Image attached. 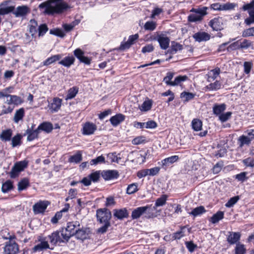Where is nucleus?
<instances>
[{
    "instance_id": "obj_45",
    "label": "nucleus",
    "mask_w": 254,
    "mask_h": 254,
    "mask_svg": "<svg viewBox=\"0 0 254 254\" xmlns=\"http://www.w3.org/2000/svg\"><path fill=\"white\" fill-rule=\"evenodd\" d=\"M82 154L78 151L75 154L70 157L68 161L70 163H78L82 160Z\"/></svg>"
},
{
    "instance_id": "obj_2",
    "label": "nucleus",
    "mask_w": 254,
    "mask_h": 254,
    "mask_svg": "<svg viewBox=\"0 0 254 254\" xmlns=\"http://www.w3.org/2000/svg\"><path fill=\"white\" fill-rule=\"evenodd\" d=\"M208 7L203 6L201 8H192L190 12H194L195 14H190L188 16V21L190 22H196L201 21L204 16L208 14L207 10Z\"/></svg>"
},
{
    "instance_id": "obj_18",
    "label": "nucleus",
    "mask_w": 254,
    "mask_h": 254,
    "mask_svg": "<svg viewBox=\"0 0 254 254\" xmlns=\"http://www.w3.org/2000/svg\"><path fill=\"white\" fill-rule=\"evenodd\" d=\"M97 127L93 123L87 122L84 124L82 128V133L84 135H90L94 133Z\"/></svg>"
},
{
    "instance_id": "obj_36",
    "label": "nucleus",
    "mask_w": 254,
    "mask_h": 254,
    "mask_svg": "<svg viewBox=\"0 0 254 254\" xmlns=\"http://www.w3.org/2000/svg\"><path fill=\"white\" fill-rule=\"evenodd\" d=\"M78 92V87L77 86H73L70 88L68 91L67 95H66V100L71 99L75 97Z\"/></svg>"
},
{
    "instance_id": "obj_51",
    "label": "nucleus",
    "mask_w": 254,
    "mask_h": 254,
    "mask_svg": "<svg viewBox=\"0 0 254 254\" xmlns=\"http://www.w3.org/2000/svg\"><path fill=\"white\" fill-rule=\"evenodd\" d=\"M160 170L159 167H154L150 169L144 170V177L147 175L154 176L157 175Z\"/></svg>"
},
{
    "instance_id": "obj_16",
    "label": "nucleus",
    "mask_w": 254,
    "mask_h": 254,
    "mask_svg": "<svg viewBox=\"0 0 254 254\" xmlns=\"http://www.w3.org/2000/svg\"><path fill=\"white\" fill-rule=\"evenodd\" d=\"M30 12V8L27 5L18 6L16 11L13 12V14L17 17L24 16Z\"/></svg>"
},
{
    "instance_id": "obj_15",
    "label": "nucleus",
    "mask_w": 254,
    "mask_h": 254,
    "mask_svg": "<svg viewBox=\"0 0 254 254\" xmlns=\"http://www.w3.org/2000/svg\"><path fill=\"white\" fill-rule=\"evenodd\" d=\"M49 204L48 201H39L33 206V210L35 214L43 213Z\"/></svg>"
},
{
    "instance_id": "obj_60",
    "label": "nucleus",
    "mask_w": 254,
    "mask_h": 254,
    "mask_svg": "<svg viewBox=\"0 0 254 254\" xmlns=\"http://www.w3.org/2000/svg\"><path fill=\"white\" fill-rule=\"evenodd\" d=\"M226 109V105L225 103H215L213 106L212 111H225Z\"/></svg>"
},
{
    "instance_id": "obj_23",
    "label": "nucleus",
    "mask_w": 254,
    "mask_h": 254,
    "mask_svg": "<svg viewBox=\"0 0 254 254\" xmlns=\"http://www.w3.org/2000/svg\"><path fill=\"white\" fill-rule=\"evenodd\" d=\"M75 61L74 57L73 56H68L64 57L63 60L59 62V64L62 65L66 67H69L74 64Z\"/></svg>"
},
{
    "instance_id": "obj_52",
    "label": "nucleus",
    "mask_w": 254,
    "mask_h": 254,
    "mask_svg": "<svg viewBox=\"0 0 254 254\" xmlns=\"http://www.w3.org/2000/svg\"><path fill=\"white\" fill-rule=\"evenodd\" d=\"M157 26L156 22L153 21H147L144 24V28L145 30L149 31H153L155 30Z\"/></svg>"
},
{
    "instance_id": "obj_5",
    "label": "nucleus",
    "mask_w": 254,
    "mask_h": 254,
    "mask_svg": "<svg viewBox=\"0 0 254 254\" xmlns=\"http://www.w3.org/2000/svg\"><path fill=\"white\" fill-rule=\"evenodd\" d=\"M240 10L246 11H247L249 17L245 19V23L248 25L254 23V0H252L250 3H245L242 7L240 8Z\"/></svg>"
},
{
    "instance_id": "obj_57",
    "label": "nucleus",
    "mask_w": 254,
    "mask_h": 254,
    "mask_svg": "<svg viewBox=\"0 0 254 254\" xmlns=\"http://www.w3.org/2000/svg\"><path fill=\"white\" fill-rule=\"evenodd\" d=\"M137 190V184L136 183H132L128 186L127 189V193L128 194H131L135 193Z\"/></svg>"
},
{
    "instance_id": "obj_13",
    "label": "nucleus",
    "mask_w": 254,
    "mask_h": 254,
    "mask_svg": "<svg viewBox=\"0 0 254 254\" xmlns=\"http://www.w3.org/2000/svg\"><path fill=\"white\" fill-rule=\"evenodd\" d=\"M19 248L18 245L14 241H9L6 243L4 248V254H17Z\"/></svg>"
},
{
    "instance_id": "obj_11",
    "label": "nucleus",
    "mask_w": 254,
    "mask_h": 254,
    "mask_svg": "<svg viewBox=\"0 0 254 254\" xmlns=\"http://www.w3.org/2000/svg\"><path fill=\"white\" fill-rule=\"evenodd\" d=\"M74 56L80 61L86 65H90L92 59L91 58L84 56V52L80 48H77L73 51Z\"/></svg>"
},
{
    "instance_id": "obj_24",
    "label": "nucleus",
    "mask_w": 254,
    "mask_h": 254,
    "mask_svg": "<svg viewBox=\"0 0 254 254\" xmlns=\"http://www.w3.org/2000/svg\"><path fill=\"white\" fill-rule=\"evenodd\" d=\"M179 159L178 155H174L163 159L161 161L162 168L166 169L170 165L177 162Z\"/></svg>"
},
{
    "instance_id": "obj_19",
    "label": "nucleus",
    "mask_w": 254,
    "mask_h": 254,
    "mask_svg": "<svg viewBox=\"0 0 254 254\" xmlns=\"http://www.w3.org/2000/svg\"><path fill=\"white\" fill-rule=\"evenodd\" d=\"M155 206H144V217L147 218H154L157 216Z\"/></svg>"
},
{
    "instance_id": "obj_47",
    "label": "nucleus",
    "mask_w": 254,
    "mask_h": 254,
    "mask_svg": "<svg viewBox=\"0 0 254 254\" xmlns=\"http://www.w3.org/2000/svg\"><path fill=\"white\" fill-rule=\"evenodd\" d=\"M143 214V206L139 207L134 209L131 213L132 219L139 218Z\"/></svg>"
},
{
    "instance_id": "obj_58",
    "label": "nucleus",
    "mask_w": 254,
    "mask_h": 254,
    "mask_svg": "<svg viewBox=\"0 0 254 254\" xmlns=\"http://www.w3.org/2000/svg\"><path fill=\"white\" fill-rule=\"evenodd\" d=\"M240 40H238L235 42L232 43L227 47V51L230 52L231 51H234L237 50H240Z\"/></svg>"
},
{
    "instance_id": "obj_6",
    "label": "nucleus",
    "mask_w": 254,
    "mask_h": 254,
    "mask_svg": "<svg viewBox=\"0 0 254 254\" xmlns=\"http://www.w3.org/2000/svg\"><path fill=\"white\" fill-rule=\"evenodd\" d=\"M28 162L26 160L16 162L12 168L10 172L11 178H15L18 176L19 173L27 167Z\"/></svg>"
},
{
    "instance_id": "obj_46",
    "label": "nucleus",
    "mask_w": 254,
    "mask_h": 254,
    "mask_svg": "<svg viewBox=\"0 0 254 254\" xmlns=\"http://www.w3.org/2000/svg\"><path fill=\"white\" fill-rule=\"evenodd\" d=\"M183 46L182 45L175 42H173L171 44L170 53L171 54L176 53L178 51H181L183 49Z\"/></svg>"
},
{
    "instance_id": "obj_33",
    "label": "nucleus",
    "mask_w": 254,
    "mask_h": 254,
    "mask_svg": "<svg viewBox=\"0 0 254 254\" xmlns=\"http://www.w3.org/2000/svg\"><path fill=\"white\" fill-rule=\"evenodd\" d=\"M221 122L227 121L231 116V112H214Z\"/></svg>"
},
{
    "instance_id": "obj_56",
    "label": "nucleus",
    "mask_w": 254,
    "mask_h": 254,
    "mask_svg": "<svg viewBox=\"0 0 254 254\" xmlns=\"http://www.w3.org/2000/svg\"><path fill=\"white\" fill-rule=\"evenodd\" d=\"M105 163V158L102 155L99 156L95 159H92L90 162V164L91 165H96L98 164Z\"/></svg>"
},
{
    "instance_id": "obj_48",
    "label": "nucleus",
    "mask_w": 254,
    "mask_h": 254,
    "mask_svg": "<svg viewBox=\"0 0 254 254\" xmlns=\"http://www.w3.org/2000/svg\"><path fill=\"white\" fill-rule=\"evenodd\" d=\"M221 83L219 81L216 80L213 83H211L206 86L209 91L217 90L221 88Z\"/></svg>"
},
{
    "instance_id": "obj_39",
    "label": "nucleus",
    "mask_w": 254,
    "mask_h": 254,
    "mask_svg": "<svg viewBox=\"0 0 254 254\" xmlns=\"http://www.w3.org/2000/svg\"><path fill=\"white\" fill-rule=\"evenodd\" d=\"M188 76L186 75H179L175 77V80L173 83H171V86H175L179 85L182 82L188 80Z\"/></svg>"
},
{
    "instance_id": "obj_14",
    "label": "nucleus",
    "mask_w": 254,
    "mask_h": 254,
    "mask_svg": "<svg viewBox=\"0 0 254 254\" xmlns=\"http://www.w3.org/2000/svg\"><path fill=\"white\" fill-rule=\"evenodd\" d=\"M208 25L213 31H218L222 30L223 29L222 18L219 16L214 17L210 20L208 22Z\"/></svg>"
},
{
    "instance_id": "obj_4",
    "label": "nucleus",
    "mask_w": 254,
    "mask_h": 254,
    "mask_svg": "<svg viewBox=\"0 0 254 254\" xmlns=\"http://www.w3.org/2000/svg\"><path fill=\"white\" fill-rule=\"evenodd\" d=\"M245 133L246 134H243L238 138L237 143L240 148L249 146L252 140L254 139V129H248Z\"/></svg>"
},
{
    "instance_id": "obj_49",
    "label": "nucleus",
    "mask_w": 254,
    "mask_h": 254,
    "mask_svg": "<svg viewBox=\"0 0 254 254\" xmlns=\"http://www.w3.org/2000/svg\"><path fill=\"white\" fill-rule=\"evenodd\" d=\"M12 182L10 180H7L2 184L1 190L3 192L5 193L12 190Z\"/></svg>"
},
{
    "instance_id": "obj_40",
    "label": "nucleus",
    "mask_w": 254,
    "mask_h": 254,
    "mask_svg": "<svg viewBox=\"0 0 254 254\" xmlns=\"http://www.w3.org/2000/svg\"><path fill=\"white\" fill-rule=\"evenodd\" d=\"M191 126L195 131H199L202 129V123L198 119H194L191 122Z\"/></svg>"
},
{
    "instance_id": "obj_32",
    "label": "nucleus",
    "mask_w": 254,
    "mask_h": 254,
    "mask_svg": "<svg viewBox=\"0 0 254 254\" xmlns=\"http://www.w3.org/2000/svg\"><path fill=\"white\" fill-rule=\"evenodd\" d=\"M38 128L39 131L43 130L47 133H49L53 129V126L49 122H44L38 126Z\"/></svg>"
},
{
    "instance_id": "obj_59",
    "label": "nucleus",
    "mask_w": 254,
    "mask_h": 254,
    "mask_svg": "<svg viewBox=\"0 0 254 254\" xmlns=\"http://www.w3.org/2000/svg\"><path fill=\"white\" fill-rule=\"evenodd\" d=\"M167 200V196L166 195H162L161 197L158 198L155 202V204L154 206H161L164 205L166 203Z\"/></svg>"
},
{
    "instance_id": "obj_20",
    "label": "nucleus",
    "mask_w": 254,
    "mask_h": 254,
    "mask_svg": "<svg viewBox=\"0 0 254 254\" xmlns=\"http://www.w3.org/2000/svg\"><path fill=\"white\" fill-rule=\"evenodd\" d=\"M101 174L102 177L105 180H110L116 179L119 176L118 172L115 170L103 171Z\"/></svg>"
},
{
    "instance_id": "obj_53",
    "label": "nucleus",
    "mask_w": 254,
    "mask_h": 254,
    "mask_svg": "<svg viewBox=\"0 0 254 254\" xmlns=\"http://www.w3.org/2000/svg\"><path fill=\"white\" fill-rule=\"evenodd\" d=\"M244 72L246 74H249L253 67V63L252 61L245 62L244 63Z\"/></svg>"
},
{
    "instance_id": "obj_29",
    "label": "nucleus",
    "mask_w": 254,
    "mask_h": 254,
    "mask_svg": "<svg viewBox=\"0 0 254 254\" xmlns=\"http://www.w3.org/2000/svg\"><path fill=\"white\" fill-rule=\"evenodd\" d=\"M157 40L161 49L166 50L169 47L170 39L168 37L160 35Z\"/></svg>"
},
{
    "instance_id": "obj_28",
    "label": "nucleus",
    "mask_w": 254,
    "mask_h": 254,
    "mask_svg": "<svg viewBox=\"0 0 254 254\" xmlns=\"http://www.w3.org/2000/svg\"><path fill=\"white\" fill-rule=\"evenodd\" d=\"M12 135V131L11 129H7L1 131L0 134V139L4 142L9 141L11 140Z\"/></svg>"
},
{
    "instance_id": "obj_26",
    "label": "nucleus",
    "mask_w": 254,
    "mask_h": 254,
    "mask_svg": "<svg viewBox=\"0 0 254 254\" xmlns=\"http://www.w3.org/2000/svg\"><path fill=\"white\" fill-rule=\"evenodd\" d=\"M193 37L196 41L198 42H201L203 41H206L209 40L210 36L206 32H198L194 34Z\"/></svg>"
},
{
    "instance_id": "obj_21",
    "label": "nucleus",
    "mask_w": 254,
    "mask_h": 254,
    "mask_svg": "<svg viewBox=\"0 0 254 254\" xmlns=\"http://www.w3.org/2000/svg\"><path fill=\"white\" fill-rule=\"evenodd\" d=\"M8 2V1H5L0 4V15H4L11 12L13 13L15 9V6L13 5H11L5 7H1L2 6L6 5Z\"/></svg>"
},
{
    "instance_id": "obj_7",
    "label": "nucleus",
    "mask_w": 254,
    "mask_h": 254,
    "mask_svg": "<svg viewBox=\"0 0 254 254\" xmlns=\"http://www.w3.org/2000/svg\"><path fill=\"white\" fill-rule=\"evenodd\" d=\"M80 227V223L78 221H74L69 222L67 223L65 228H63L62 229L64 231V234H66L67 239L69 240L70 238L75 234Z\"/></svg>"
},
{
    "instance_id": "obj_9",
    "label": "nucleus",
    "mask_w": 254,
    "mask_h": 254,
    "mask_svg": "<svg viewBox=\"0 0 254 254\" xmlns=\"http://www.w3.org/2000/svg\"><path fill=\"white\" fill-rule=\"evenodd\" d=\"M100 171H96L90 174L87 177L83 178L79 182L83 184L85 186H89L91 184V182L96 183L99 181L101 177Z\"/></svg>"
},
{
    "instance_id": "obj_42",
    "label": "nucleus",
    "mask_w": 254,
    "mask_h": 254,
    "mask_svg": "<svg viewBox=\"0 0 254 254\" xmlns=\"http://www.w3.org/2000/svg\"><path fill=\"white\" fill-rule=\"evenodd\" d=\"M186 226L182 227L180 230L173 233L172 235V240H179L185 236V230Z\"/></svg>"
},
{
    "instance_id": "obj_10",
    "label": "nucleus",
    "mask_w": 254,
    "mask_h": 254,
    "mask_svg": "<svg viewBox=\"0 0 254 254\" xmlns=\"http://www.w3.org/2000/svg\"><path fill=\"white\" fill-rule=\"evenodd\" d=\"M138 34L130 35L127 41L121 42L120 46L117 49V50L124 51L130 48L131 46L134 44L138 39Z\"/></svg>"
},
{
    "instance_id": "obj_41",
    "label": "nucleus",
    "mask_w": 254,
    "mask_h": 254,
    "mask_svg": "<svg viewBox=\"0 0 254 254\" xmlns=\"http://www.w3.org/2000/svg\"><path fill=\"white\" fill-rule=\"evenodd\" d=\"M205 211L206 210L204 206H200L194 208L191 212H189V214L194 217H196L204 213Z\"/></svg>"
},
{
    "instance_id": "obj_62",
    "label": "nucleus",
    "mask_w": 254,
    "mask_h": 254,
    "mask_svg": "<svg viewBox=\"0 0 254 254\" xmlns=\"http://www.w3.org/2000/svg\"><path fill=\"white\" fill-rule=\"evenodd\" d=\"M174 73L172 72H168L167 73L166 76L164 78V81L166 83L167 85L171 86V83H173V81L172 79L173 78Z\"/></svg>"
},
{
    "instance_id": "obj_3",
    "label": "nucleus",
    "mask_w": 254,
    "mask_h": 254,
    "mask_svg": "<svg viewBox=\"0 0 254 254\" xmlns=\"http://www.w3.org/2000/svg\"><path fill=\"white\" fill-rule=\"evenodd\" d=\"M64 231H56L48 236L50 243L53 245L57 244L65 243L68 241L66 234H64Z\"/></svg>"
},
{
    "instance_id": "obj_30",
    "label": "nucleus",
    "mask_w": 254,
    "mask_h": 254,
    "mask_svg": "<svg viewBox=\"0 0 254 254\" xmlns=\"http://www.w3.org/2000/svg\"><path fill=\"white\" fill-rule=\"evenodd\" d=\"M125 120V116L121 114H118L111 118L110 121L113 126H117Z\"/></svg>"
},
{
    "instance_id": "obj_17",
    "label": "nucleus",
    "mask_w": 254,
    "mask_h": 254,
    "mask_svg": "<svg viewBox=\"0 0 254 254\" xmlns=\"http://www.w3.org/2000/svg\"><path fill=\"white\" fill-rule=\"evenodd\" d=\"M63 100L59 97H54L51 102L49 103L48 106L52 111H58L61 108Z\"/></svg>"
},
{
    "instance_id": "obj_25",
    "label": "nucleus",
    "mask_w": 254,
    "mask_h": 254,
    "mask_svg": "<svg viewBox=\"0 0 254 254\" xmlns=\"http://www.w3.org/2000/svg\"><path fill=\"white\" fill-rule=\"evenodd\" d=\"M63 56V54L52 55L43 61L42 64L43 65L48 66L53 63H55L57 61H60L62 58Z\"/></svg>"
},
{
    "instance_id": "obj_38",
    "label": "nucleus",
    "mask_w": 254,
    "mask_h": 254,
    "mask_svg": "<svg viewBox=\"0 0 254 254\" xmlns=\"http://www.w3.org/2000/svg\"><path fill=\"white\" fill-rule=\"evenodd\" d=\"M224 217V212L223 211H219L216 213L214 214L210 218V221L215 224L219 222L220 220L222 219Z\"/></svg>"
},
{
    "instance_id": "obj_37",
    "label": "nucleus",
    "mask_w": 254,
    "mask_h": 254,
    "mask_svg": "<svg viewBox=\"0 0 254 254\" xmlns=\"http://www.w3.org/2000/svg\"><path fill=\"white\" fill-rule=\"evenodd\" d=\"M22 136L19 133H17L16 135L14 136L11 138V146L12 147H15L17 146H19L21 144V139Z\"/></svg>"
},
{
    "instance_id": "obj_1",
    "label": "nucleus",
    "mask_w": 254,
    "mask_h": 254,
    "mask_svg": "<svg viewBox=\"0 0 254 254\" xmlns=\"http://www.w3.org/2000/svg\"><path fill=\"white\" fill-rule=\"evenodd\" d=\"M39 8L45 9L44 13L49 15L60 14L70 8L69 5L62 0H48L40 3Z\"/></svg>"
},
{
    "instance_id": "obj_43",
    "label": "nucleus",
    "mask_w": 254,
    "mask_h": 254,
    "mask_svg": "<svg viewBox=\"0 0 254 254\" xmlns=\"http://www.w3.org/2000/svg\"><path fill=\"white\" fill-rule=\"evenodd\" d=\"M239 40L241 50L247 49L251 47H253V42L249 40L245 39Z\"/></svg>"
},
{
    "instance_id": "obj_54",
    "label": "nucleus",
    "mask_w": 254,
    "mask_h": 254,
    "mask_svg": "<svg viewBox=\"0 0 254 254\" xmlns=\"http://www.w3.org/2000/svg\"><path fill=\"white\" fill-rule=\"evenodd\" d=\"M246 249L243 244H237L235 249V254H245Z\"/></svg>"
},
{
    "instance_id": "obj_27",
    "label": "nucleus",
    "mask_w": 254,
    "mask_h": 254,
    "mask_svg": "<svg viewBox=\"0 0 254 254\" xmlns=\"http://www.w3.org/2000/svg\"><path fill=\"white\" fill-rule=\"evenodd\" d=\"M128 215V213L126 208L114 210V216L119 219L127 218Z\"/></svg>"
},
{
    "instance_id": "obj_12",
    "label": "nucleus",
    "mask_w": 254,
    "mask_h": 254,
    "mask_svg": "<svg viewBox=\"0 0 254 254\" xmlns=\"http://www.w3.org/2000/svg\"><path fill=\"white\" fill-rule=\"evenodd\" d=\"M5 88L9 89V92L8 93L7 96L5 97V98H8L9 97V99H7L6 102L8 104H13L14 105H20L23 102V101L22 99L16 95H11L10 93H12L13 91L14 87L13 86H8L6 87Z\"/></svg>"
},
{
    "instance_id": "obj_64",
    "label": "nucleus",
    "mask_w": 254,
    "mask_h": 254,
    "mask_svg": "<svg viewBox=\"0 0 254 254\" xmlns=\"http://www.w3.org/2000/svg\"><path fill=\"white\" fill-rule=\"evenodd\" d=\"M243 164L246 167L254 168V159L249 157L243 160Z\"/></svg>"
},
{
    "instance_id": "obj_61",
    "label": "nucleus",
    "mask_w": 254,
    "mask_h": 254,
    "mask_svg": "<svg viewBox=\"0 0 254 254\" xmlns=\"http://www.w3.org/2000/svg\"><path fill=\"white\" fill-rule=\"evenodd\" d=\"M238 4L235 3L227 2L222 4V10H230L235 8Z\"/></svg>"
},
{
    "instance_id": "obj_34",
    "label": "nucleus",
    "mask_w": 254,
    "mask_h": 254,
    "mask_svg": "<svg viewBox=\"0 0 254 254\" xmlns=\"http://www.w3.org/2000/svg\"><path fill=\"white\" fill-rule=\"evenodd\" d=\"M195 94L191 92L183 91L180 94V98L182 99L184 102H188L193 99L195 96Z\"/></svg>"
},
{
    "instance_id": "obj_63",
    "label": "nucleus",
    "mask_w": 254,
    "mask_h": 254,
    "mask_svg": "<svg viewBox=\"0 0 254 254\" xmlns=\"http://www.w3.org/2000/svg\"><path fill=\"white\" fill-rule=\"evenodd\" d=\"M239 196H236L233 197H231L228 202L225 204V206L227 207H231L235 204L237 203V202L239 200Z\"/></svg>"
},
{
    "instance_id": "obj_22",
    "label": "nucleus",
    "mask_w": 254,
    "mask_h": 254,
    "mask_svg": "<svg viewBox=\"0 0 254 254\" xmlns=\"http://www.w3.org/2000/svg\"><path fill=\"white\" fill-rule=\"evenodd\" d=\"M241 234L239 232H229L227 238V241L231 245L237 244L240 239Z\"/></svg>"
},
{
    "instance_id": "obj_50",
    "label": "nucleus",
    "mask_w": 254,
    "mask_h": 254,
    "mask_svg": "<svg viewBox=\"0 0 254 254\" xmlns=\"http://www.w3.org/2000/svg\"><path fill=\"white\" fill-rule=\"evenodd\" d=\"M220 73V69L219 67H217L208 72V77L212 80H214L218 77Z\"/></svg>"
},
{
    "instance_id": "obj_35",
    "label": "nucleus",
    "mask_w": 254,
    "mask_h": 254,
    "mask_svg": "<svg viewBox=\"0 0 254 254\" xmlns=\"http://www.w3.org/2000/svg\"><path fill=\"white\" fill-rule=\"evenodd\" d=\"M49 245L47 241H43L40 244L36 245L33 248V251L34 252H41L44 250L49 249Z\"/></svg>"
},
{
    "instance_id": "obj_55",
    "label": "nucleus",
    "mask_w": 254,
    "mask_h": 254,
    "mask_svg": "<svg viewBox=\"0 0 254 254\" xmlns=\"http://www.w3.org/2000/svg\"><path fill=\"white\" fill-rule=\"evenodd\" d=\"M48 27L46 24H42L38 28V36H43L48 31Z\"/></svg>"
},
{
    "instance_id": "obj_8",
    "label": "nucleus",
    "mask_w": 254,
    "mask_h": 254,
    "mask_svg": "<svg viewBox=\"0 0 254 254\" xmlns=\"http://www.w3.org/2000/svg\"><path fill=\"white\" fill-rule=\"evenodd\" d=\"M96 216L98 220L100 223H110L111 212L106 208L100 209L97 210Z\"/></svg>"
},
{
    "instance_id": "obj_44",
    "label": "nucleus",
    "mask_w": 254,
    "mask_h": 254,
    "mask_svg": "<svg viewBox=\"0 0 254 254\" xmlns=\"http://www.w3.org/2000/svg\"><path fill=\"white\" fill-rule=\"evenodd\" d=\"M29 186V182L28 179L23 178L18 183V190L21 191L25 190Z\"/></svg>"
},
{
    "instance_id": "obj_31",
    "label": "nucleus",
    "mask_w": 254,
    "mask_h": 254,
    "mask_svg": "<svg viewBox=\"0 0 254 254\" xmlns=\"http://www.w3.org/2000/svg\"><path fill=\"white\" fill-rule=\"evenodd\" d=\"M26 132V134H28L27 140L29 141H31L38 138L40 131L38 128L33 130L30 129H27Z\"/></svg>"
}]
</instances>
